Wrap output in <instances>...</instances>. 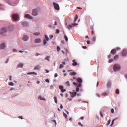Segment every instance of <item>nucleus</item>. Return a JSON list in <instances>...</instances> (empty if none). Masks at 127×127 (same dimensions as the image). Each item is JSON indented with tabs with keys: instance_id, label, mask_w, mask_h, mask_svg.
<instances>
[{
	"instance_id": "obj_1",
	"label": "nucleus",
	"mask_w": 127,
	"mask_h": 127,
	"mask_svg": "<svg viewBox=\"0 0 127 127\" xmlns=\"http://www.w3.org/2000/svg\"><path fill=\"white\" fill-rule=\"evenodd\" d=\"M121 68L120 65L118 64H115L113 67V69L115 72H116L119 70Z\"/></svg>"
},
{
	"instance_id": "obj_2",
	"label": "nucleus",
	"mask_w": 127,
	"mask_h": 127,
	"mask_svg": "<svg viewBox=\"0 0 127 127\" xmlns=\"http://www.w3.org/2000/svg\"><path fill=\"white\" fill-rule=\"evenodd\" d=\"M12 17L13 20V22L18 21L19 20V16L17 14H13L12 16Z\"/></svg>"
},
{
	"instance_id": "obj_3",
	"label": "nucleus",
	"mask_w": 127,
	"mask_h": 127,
	"mask_svg": "<svg viewBox=\"0 0 127 127\" xmlns=\"http://www.w3.org/2000/svg\"><path fill=\"white\" fill-rule=\"evenodd\" d=\"M39 10L37 9H33L32 11V15L34 16H36L38 15Z\"/></svg>"
},
{
	"instance_id": "obj_4",
	"label": "nucleus",
	"mask_w": 127,
	"mask_h": 127,
	"mask_svg": "<svg viewBox=\"0 0 127 127\" xmlns=\"http://www.w3.org/2000/svg\"><path fill=\"white\" fill-rule=\"evenodd\" d=\"M7 32V29L5 28H2L0 30V33L2 35H4Z\"/></svg>"
},
{
	"instance_id": "obj_5",
	"label": "nucleus",
	"mask_w": 127,
	"mask_h": 127,
	"mask_svg": "<svg viewBox=\"0 0 127 127\" xmlns=\"http://www.w3.org/2000/svg\"><path fill=\"white\" fill-rule=\"evenodd\" d=\"M6 47L5 43L2 42L0 44V50H2L4 49Z\"/></svg>"
},
{
	"instance_id": "obj_6",
	"label": "nucleus",
	"mask_w": 127,
	"mask_h": 127,
	"mask_svg": "<svg viewBox=\"0 0 127 127\" xmlns=\"http://www.w3.org/2000/svg\"><path fill=\"white\" fill-rule=\"evenodd\" d=\"M53 5L54 9L57 10H58L59 9V5L55 2H53Z\"/></svg>"
},
{
	"instance_id": "obj_7",
	"label": "nucleus",
	"mask_w": 127,
	"mask_h": 127,
	"mask_svg": "<svg viewBox=\"0 0 127 127\" xmlns=\"http://www.w3.org/2000/svg\"><path fill=\"white\" fill-rule=\"evenodd\" d=\"M29 39V37L27 35H24L22 39L24 41H28Z\"/></svg>"
},
{
	"instance_id": "obj_8",
	"label": "nucleus",
	"mask_w": 127,
	"mask_h": 127,
	"mask_svg": "<svg viewBox=\"0 0 127 127\" xmlns=\"http://www.w3.org/2000/svg\"><path fill=\"white\" fill-rule=\"evenodd\" d=\"M21 25L23 27H27L29 26V23L27 21L23 22L21 23Z\"/></svg>"
},
{
	"instance_id": "obj_9",
	"label": "nucleus",
	"mask_w": 127,
	"mask_h": 127,
	"mask_svg": "<svg viewBox=\"0 0 127 127\" xmlns=\"http://www.w3.org/2000/svg\"><path fill=\"white\" fill-rule=\"evenodd\" d=\"M122 55L124 57L127 56V50L126 49L124 50L122 52Z\"/></svg>"
},
{
	"instance_id": "obj_10",
	"label": "nucleus",
	"mask_w": 127,
	"mask_h": 127,
	"mask_svg": "<svg viewBox=\"0 0 127 127\" xmlns=\"http://www.w3.org/2000/svg\"><path fill=\"white\" fill-rule=\"evenodd\" d=\"M59 89L61 90V91L62 93L65 92L66 90L65 89H64V87L62 86H59Z\"/></svg>"
},
{
	"instance_id": "obj_11",
	"label": "nucleus",
	"mask_w": 127,
	"mask_h": 127,
	"mask_svg": "<svg viewBox=\"0 0 127 127\" xmlns=\"http://www.w3.org/2000/svg\"><path fill=\"white\" fill-rule=\"evenodd\" d=\"M73 92H70V93L71 94V96L72 97H75L76 94V93L75 92V90H73Z\"/></svg>"
},
{
	"instance_id": "obj_12",
	"label": "nucleus",
	"mask_w": 127,
	"mask_h": 127,
	"mask_svg": "<svg viewBox=\"0 0 127 127\" xmlns=\"http://www.w3.org/2000/svg\"><path fill=\"white\" fill-rule=\"evenodd\" d=\"M41 40L40 38H37L35 39L34 42L36 43H38L41 42Z\"/></svg>"
},
{
	"instance_id": "obj_13",
	"label": "nucleus",
	"mask_w": 127,
	"mask_h": 127,
	"mask_svg": "<svg viewBox=\"0 0 127 127\" xmlns=\"http://www.w3.org/2000/svg\"><path fill=\"white\" fill-rule=\"evenodd\" d=\"M77 25V24L75 23H74L71 25H69L67 27V28L69 29H71L72 27L74 26H75Z\"/></svg>"
},
{
	"instance_id": "obj_14",
	"label": "nucleus",
	"mask_w": 127,
	"mask_h": 127,
	"mask_svg": "<svg viewBox=\"0 0 127 127\" xmlns=\"http://www.w3.org/2000/svg\"><path fill=\"white\" fill-rule=\"evenodd\" d=\"M25 17L26 18H28L30 19H32V17L30 15L28 14H26L25 16Z\"/></svg>"
},
{
	"instance_id": "obj_15",
	"label": "nucleus",
	"mask_w": 127,
	"mask_h": 127,
	"mask_svg": "<svg viewBox=\"0 0 127 127\" xmlns=\"http://www.w3.org/2000/svg\"><path fill=\"white\" fill-rule=\"evenodd\" d=\"M23 66V64L22 63H20L17 66V68H22Z\"/></svg>"
},
{
	"instance_id": "obj_16",
	"label": "nucleus",
	"mask_w": 127,
	"mask_h": 127,
	"mask_svg": "<svg viewBox=\"0 0 127 127\" xmlns=\"http://www.w3.org/2000/svg\"><path fill=\"white\" fill-rule=\"evenodd\" d=\"M37 74V73L35 72H29L28 73L27 75H31V74H32L33 75H36Z\"/></svg>"
},
{
	"instance_id": "obj_17",
	"label": "nucleus",
	"mask_w": 127,
	"mask_h": 127,
	"mask_svg": "<svg viewBox=\"0 0 127 127\" xmlns=\"http://www.w3.org/2000/svg\"><path fill=\"white\" fill-rule=\"evenodd\" d=\"M111 83L110 81H108L107 83V88H109L111 87Z\"/></svg>"
},
{
	"instance_id": "obj_18",
	"label": "nucleus",
	"mask_w": 127,
	"mask_h": 127,
	"mask_svg": "<svg viewBox=\"0 0 127 127\" xmlns=\"http://www.w3.org/2000/svg\"><path fill=\"white\" fill-rule=\"evenodd\" d=\"M73 63L72 64V65L74 66H76L77 65V63L75 62V60H72Z\"/></svg>"
},
{
	"instance_id": "obj_19",
	"label": "nucleus",
	"mask_w": 127,
	"mask_h": 127,
	"mask_svg": "<svg viewBox=\"0 0 127 127\" xmlns=\"http://www.w3.org/2000/svg\"><path fill=\"white\" fill-rule=\"evenodd\" d=\"M116 49H113L111 50V52L113 54H114L116 53Z\"/></svg>"
},
{
	"instance_id": "obj_20",
	"label": "nucleus",
	"mask_w": 127,
	"mask_h": 127,
	"mask_svg": "<svg viewBox=\"0 0 127 127\" xmlns=\"http://www.w3.org/2000/svg\"><path fill=\"white\" fill-rule=\"evenodd\" d=\"M38 99L41 100L45 101V99L44 97H42L40 96H39L38 97Z\"/></svg>"
},
{
	"instance_id": "obj_21",
	"label": "nucleus",
	"mask_w": 127,
	"mask_h": 127,
	"mask_svg": "<svg viewBox=\"0 0 127 127\" xmlns=\"http://www.w3.org/2000/svg\"><path fill=\"white\" fill-rule=\"evenodd\" d=\"M40 68V66L39 65H38L36 66L34 68V69L39 70Z\"/></svg>"
},
{
	"instance_id": "obj_22",
	"label": "nucleus",
	"mask_w": 127,
	"mask_h": 127,
	"mask_svg": "<svg viewBox=\"0 0 127 127\" xmlns=\"http://www.w3.org/2000/svg\"><path fill=\"white\" fill-rule=\"evenodd\" d=\"M76 73L74 72H71L69 73V74L70 75L75 76L76 75Z\"/></svg>"
},
{
	"instance_id": "obj_23",
	"label": "nucleus",
	"mask_w": 127,
	"mask_h": 127,
	"mask_svg": "<svg viewBox=\"0 0 127 127\" xmlns=\"http://www.w3.org/2000/svg\"><path fill=\"white\" fill-rule=\"evenodd\" d=\"M55 87V85L53 84L51 85L50 87V89L51 90H53Z\"/></svg>"
},
{
	"instance_id": "obj_24",
	"label": "nucleus",
	"mask_w": 127,
	"mask_h": 127,
	"mask_svg": "<svg viewBox=\"0 0 127 127\" xmlns=\"http://www.w3.org/2000/svg\"><path fill=\"white\" fill-rule=\"evenodd\" d=\"M77 81L79 83H81L82 82V80L79 78L77 79Z\"/></svg>"
},
{
	"instance_id": "obj_25",
	"label": "nucleus",
	"mask_w": 127,
	"mask_h": 127,
	"mask_svg": "<svg viewBox=\"0 0 127 127\" xmlns=\"http://www.w3.org/2000/svg\"><path fill=\"white\" fill-rule=\"evenodd\" d=\"M33 34L35 35L38 36L40 34V33L39 32H36L33 33Z\"/></svg>"
},
{
	"instance_id": "obj_26",
	"label": "nucleus",
	"mask_w": 127,
	"mask_h": 127,
	"mask_svg": "<svg viewBox=\"0 0 127 127\" xmlns=\"http://www.w3.org/2000/svg\"><path fill=\"white\" fill-rule=\"evenodd\" d=\"M119 56L118 55H116L114 58V60H116L117 59L119 58Z\"/></svg>"
},
{
	"instance_id": "obj_27",
	"label": "nucleus",
	"mask_w": 127,
	"mask_h": 127,
	"mask_svg": "<svg viewBox=\"0 0 127 127\" xmlns=\"http://www.w3.org/2000/svg\"><path fill=\"white\" fill-rule=\"evenodd\" d=\"M45 38V40L47 41L49 40V37L47 36L46 35H44Z\"/></svg>"
},
{
	"instance_id": "obj_28",
	"label": "nucleus",
	"mask_w": 127,
	"mask_h": 127,
	"mask_svg": "<svg viewBox=\"0 0 127 127\" xmlns=\"http://www.w3.org/2000/svg\"><path fill=\"white\" fill-rule=\"evenodd\" d=\"M65 85L67 86H69L70 85V84L69 83V81H67L65 83Z\"/></svg>"
},
{
	"instance_id": "obj_29",
	"label": "nucleus",
	"mask_w": 127,
	"mask_h": 127,
	"mask_svg": "<svg viewBox=\"0 0 127 127\" xmlns=\"http://www.w3.org/2000/svg\"><path fill=\"white\" fill-rule=\"evenodd\" d=\"M115 93L117 94H119V91L118 89H117L116 90L115 92Z\"/></svg>"
},
{
	"instance_id": "obj_30",
	"label": "nucleus",
	"mask_w": 127,
	"mask_h": 127,
	"mask_svg": "<svg viewBox=\"0 0 127 127\" xmlns=\"http://www.w3.org/2000/svg\"><path fill=\"white\" fill-rule=\"evenodd\" d=\"M54 101L56 103H57V98L56 97H54Z\"/></svg>"
},
{
	"instance_id": "obj_31",
	"label": "nucleus",
	"mask_w": 127,
	"mask_h": 127,
	"mask_svg": "<svg viewBox=\"0 0 127 127\" xmlns=\"http://www.w3.org/2000/svg\"><path fill=\"white\" fill-rule=\"evenodd\" d=\"M46 41H47L45 40V39H44L43 41L44 45H45L47 44V42H46Z\"/></svg>"
},
{
	"instance_id": "obj_32",
	"label": "nucleus",
	"mask_w": 127,
	"mask_h": 127,
	"mask_svg": "<svg viewBox=\"0 0 127 127\" xmlns=\"http://www.w3.org/2000/svg\"><path fill=\"white\" fill-rule=\"evenodd\" d=\"M78 18V15H76V17L74 18V22H75L77 20Z\"/></svg>"
},
{
	"instance_id": "obj_33",
	"label": "nucleus",
	"mask_w": 127,
	"mask_h": 127,
	"mask_svg": "<svg viewBox=\"0 0 127 127\" xmlns=\"http://www.w3.org/2000/svg\"><path fill=\"white\" fill-rule=\"evenodd\" d=\"M108 94V92H104L102 94V95H107Z\"/></svg>"
},
{
	"instance_id": "obj_34",
	"label": "nucleus",
	"mask_w": 127,
	"mask_h": 127,
	"mask_svg": "<svg viewBox=\"0 0 127 127\" xmlns=\"http://www.w3.org/2000/svg\"><path fill=\"white\" fill-rule=\"evenodd\" d=\"M9 85L10 86H12L14 84L12 82H10L9 83Z\"/></svg>"
},
{
	"instance_id": "obj_35",
	"label": "nucleus",
	"mask_w": 127,
	"mask_h": 127,
	"mask_svg": "<svg viewBox=\"0 0 127 127\" xmlns=\"http://www.w3.org/2000/svg\"><path fill=\"white\" fill-rule=\"evenodd\" d=\"M64 38L66 41H68V38L65 35H64Z\"/></svg>"
},
{
	"instance_id": "obj_36",
	"label": "nucleus",
	"mask_w": 127,
	"mask_h": 127,
	"mask_svg": "<svg viewBox=\"0 0 127 127\" xmlns=\"http://www.w3.org/2000/svg\"><path fill=\"white\" fill-rule=\"evenodd\" d=\"M57 52H59L60 49V48L59 46H57Z\"/></svg>"
},
{
	"instance_id": "obj_37",
	"label": "nucleus",
	"mask_w": 127,
	"mask_h": 127,
	"mask_svg": "<svg viewBox=\"0 0 127 127\" xmlns=\"http://www.w3.org/2000/svg\"><path fill=\"white\" fill-rule=\"evenodd\" d=\"M63 114L64 116L65 117V118L66 119L67 116V115L64 112L63 113Z\"/></svg>"
},
{
	"instance_id": "obj_38",
	"label": "nucleus",
	"mask_w": 127,
	"mask_h": 127,
	"mask_svg": "<svg viewBox=\"0 0 127 127\" xmlns=\"http://www.w3.org/2000/svg\"><path fill=\"white\" fill-rule=\"evenodd\" d=\"M76 91L77 92H78L79 91V88H78V87H77L76 88Z\"/></svg>"
},
{
	"instance_id": "obj_39",
	"label": "nucleus",
	"mask_w": 127,
	"mask_h": 127,
	"mask_svg": "<svg viewBox=\"0 0 127 127\" xmlns=\"http://www.w3.org/2000/svg\"><path fill=\"white\" fill-rule=\"evenodd\" d=\"M49 57H48V56H47L45 58V60H47L48 61H49Z\"/></svg>"
},
{
	"instance_id": "obj_40",
	"label": "nucleus",
	"mask_w": 127,
	"mask_h": 127,
	"mask_svg": "<svg viewBox=\"0 0 127 127\" xmlns=\"http://www.w3.org/2000/svg\"><path fill=\"white\" fill-rule=\"evenodd\" d=\"M64 67V66L63 64H61L60 66V68L61 69L63 68Z\"/></svg>"
},
{
	"instance_id": "obj_41",
	"label": "nucleus",
	"mask_w": 127,
	"mask_h": 127,
	"mask_svg": "<svg viewBox=\"0 0 127 127\" xmlns=\"http://www.w3.org/2000/svg\"><path fill=\"white\" fill-rule=\"evenodd\" d=\"M81 83H79L78 84H77V87H79L81 86Z\"/></svg>"
},
{
	"instance_id": "obj_42",
	"label": "nucleus",
	"mask_w": 127,
	"mask_h": 127,
	"mask_svg": "<svg viewBox=\"0 0 127 127\" xmlns=\"http://www.w3.org/2000/svg\"><path fill=\"white\" fill-rule=\"evenodd\" d=\"M3 8V6L2 4H0V10L2 9Z\"/></svg>"
},
{
	"instance_id": "obj_43",
	"label": "nucleus",
	"mask_w": 127,
	"mask_h": 127,
	"mask_svg": "<svg viewBox=\"0 0 127 127\" xmlns=\"http://www.w3.org/2000/svg\"><path fill=\"white\" fill-rule=\"evenodd\" d=\"M60 32V31L59 29H57L56 31V33H59Z\"/></svg>"
},
{
	"instance_id": "obj_44",
	"label": "nucleus",
	"mask_w": 127,
	"mask_h": 127,
	"mask_svg": "<svg viewBox=\"0 0 127 127\" xmlns=\"http://www.w3.org/2000/svg\"><path fill=\"white\" fill-rule=\"evenodd\" d=\"M113 60L112 59H110L109 60V62L110 63H111V62L113 61Z\"/></svg>"
},
{
	"instance_id": "obj_45",
	"label": "nucleus",
	"mask_w": 127,
	"mask_h": 127,
	"mask_svg": "<svg viewBox=\"0 0 127 127\" xmlns=\"http://www.w3.org/2000/svg\"><path fill=\"white\" fill-rule=\"evenodd\" d=\"M68 97V95L67 93L65 94V97L67 98Z\"/></svg>"
},
{
	"instance_id": "obj_46",
	"label": "nucleus",
	"mask_w": 127,
	"mask_h": 127,
	"mask_svg": "<svg viewBox=\"0 0 127 127\" xmlns=\"http://www.w3.org/2000/svg\"><path fill=\"white\" fill-rule=\"evenodd\" d=\"M45 81L48 83L49 82V81L48 79H47L45 80Z\"/></svg>"
},
{
	"instance_id": "obj_47",
	"label": "nucleus",
	"mask_w": 127,
	"mask_h": 127,
	"mask_svg": "<svg viewBox=\"0 0 127 127\" xmlns=\"http://www.w3.org/2000/svg\"><path fill=\"white\" fill-rule=\"evenodd\" d=\"M9 80L10 81L12 80V76L11 75L9 77Z\"/></svg>"
},
{
	"instance_id": "obj_48",
	"label": "nucleus",
	"mask_w": 127,
	"mask_h": 127,
	"mask_svg": "<svg viewBox=\"0 0 127 127\" xmlns=\"http://www.w3.org/2000/svg\"><path fill=\"white\" fill-rule=\"evenodd\" d=\"M53 35H51L49 37L50 39H51L53 37Z\"/></svg>"
},
{
	"instance_id": "obj_49",
	"label": "nucleus",
	"mask_w": 127,
	"mask_h": 127,
	"mask_svg": "<svg viewBox=\"0 0 127 127\" xmlns=\"http://www.w3.org/2000/svg\"><path fill=\"white\" fill-rule=\"evenodd\" d=\"M114 120L113 119V120H112V123H111V126H112L113 124H114Z\"/></svg>"
},
{
	"instance_id": "obj_50",
	"label": "nucleus",
	"mask_w": 127,
	"mask_h": 127,
	"mask_svg": "<svg viewBox=\"0 0 127 127\" xmlns=\"http://www.w3.org/2000/svg\"><path fill=\"white\" fill-rule=\"evenodd\" d=\"M8 61H9V59H8L7 60L5 61V63H6V64H7L8 63Z\"/></svg>"
},
{
	"instance_id": "obj_51",
	"label": "nucleus",
	"mask_w": 127,
	"mask_h": 127,
	"mask_svg": "<svg viewBox=\"0 0 127 127\" xmlns=\"http://www.w3.org/2000/svg\"><path fill=\"white\" fill-rule=\"evenodd\" d=\"M110 122L111 120H109L108 122V123L107 124V125H109V124L110 123Z\"/></svg>"
},
{
	"instance_id": "obj_52",
	"label": "nucleus",
	"mask_w": 127,
	"mask_h": 127,
	"mask_svg": "<svg viewBox=\"0 0 127 127\" xmlns=\"http://www.w3.org/2000/svg\"><path fill=\"white\" fill-rule=\"evenodd\" d=\"M40 55V54L38 53H36L35 54V55L36 56H38L39 55Z\"/></svg>"
},
{
	"instance_id": "obj_53",
	"label": "nucleus",
	"mask_w": 127,
	"mask_h": 127,
	"mask_svg": "<svg viewBox=\"0 0 127 127\" xmlns=\"http://www.w3.org/2000/svg\"><path fill=\"white\" fill-rule=\"evenodd\" d=\"M18 117L19 119H23V118L22 117V116H20Z\"/></svg>"
},
{
	"instance_id": "obj_54",
	"label": "nucleus",
	"mask_w": 127,
	"mask_h": 127,
	"mask_svg": "<svg viewBox=\"0 0 127 127\" xmlns=\"http://www.w3.org/2000/svg\"><path fill=\"white\" fill-rule=\"evenodd\" d=\"M96 95L98 97H100V95H99L98 94H97V93L96 94Z\"/></svg>"
},
{
	"instance_id": "obj_55",
	"label": "nucleus",
	"mask_w": 127,
	"mask_h": 127,
	"mask_svg": "<svg viewBox=\"0 0 127 127\" xmlns=\"http://www.w3.org/2000/svg\"><path fill=\"white\" fill-rule=\"evenodd\" d=\"M95 37H94L92 39V41H95Z\"/></svg>"
},
{
	"instance_id": "obj_56",
	"label": "nucleus",
	"mask_w": 127,
	"mask_h": 127,
	"mask_svg": "<svg viewBox=\"0 0 127 127\" xmlns=\"http://www.w3.org/2000/svg\"><path fill=\"white\" fill-rule=\"evenodd\" d=\"M78 124L80 125V126H82V124H81V123L80 122H79L78 123Z\"/></svg>"
},
{
	"instance_id": "obj_57",
	"label": "nucleus",
	"mask_w": 127,
	"mask_h": 127,
	"mask_svg": "<svg viewBox=\"0 0 127 127\" xmlns=\"http://www.w3.org/2000/svg\"><path fill=\"white\" fill-rule=\"evenodd\" d=\"M44 71H45V72L46 73H48L49 72V71L48 70L46 69H45Z\"/></svg>"
},
{
	"instance_id": "obj_58",
	"label": "nucleus",
	"mask_w": 127,
	"mask_h": 127,
	"mask_svg": "<svg viewBox=\"0 0 127 127\" xmlns=\"http://www.w3.org/2000/svg\"><path fill=\"white\" fill-rule=\"evenodd\" d=\"M111 112L112 113H114V109H111Z\"/></svg>"
},
{
	"instance_id": "obj_59",
	"label": "nucleus",
	"mask_w": 127,
	"mask_h": 127,
	"mask_svg": "<svg viewBox=\"0 0 127 127\" xmlns=\"http://www.w3.org/2000/svg\"><path fill=\"white\" fill-rule=\"evenodd\" d=\"M82 47L83 48L86 49L87 48V47L85 46H83Z\"/></svg>"
},
{
	"instance_id": "obj_60",
	"label": "nucleus",
	"mask_w": 127,
	"mask_h": 127,
	"mask_svg": "<svg viewBox=\"0 0 127 127\" xmlns=\"http://www.w3.org/2000/svg\"><path fill=\"white\" fill-rule=\"evenodd\" d=\"M63 108V105L62 104H61L60 105V108L61 109H62Z\"/></svg>"
},
{
	"instance_id": "obj_61",
	"label": "nucleus",
	"mask_w": 127,
	"mask_h": 127,
	"mask_svg": "<svg viewBox=\"0 0 127 127\" xmlns=\"http://www.w3.org/2000/svg\"><path fill=\"white\" fill-rule=\"evenodd\" d=\"M54 76L55 77H57L58 76V74L56 73H55Z\"/></svg>"
},
{
	"instance_id": "obj_62",
	"label": "nucleus",
	"mask_w": 127,
	"mask_h": 127,
	"mask_svg": "<svg viewBox=\"0 0 127 127\" xmlns=\"http://www.w3.org/2000/svg\"><path fill=\"white\" fill-rule=\"evenodd\" d=\"M73 84L75 85H76L77 86V83H75L74 82H73Z\"/></svg>"
},
{
	"instance_id": "obj_63",
	"label": "nucleus",
	"mask_w": 127,
	"mask_h": 127,
	"mask_svg": "<svg viewBox=\"0 0 127 127\" xmlns=\"http://www.w3.org/2000/svg\"><path fill=\"white\" fill-rule=\"evenodd\" d=\"M87 43L88 44H89L90 43V41L89 40H87Z\"/></svg>"
},
{
	"instance_id": "obj_64",
	"label": "nucleus",
	"mask_w": 127,
	"mask_h": 127,
	"mask_svg": "<svg viewBox=\"0 0 127 127\" xmlns=\"http://www.w3.org/2000/svg\"><path fill=\"white\" fill-rule=\"evenodd\" d=\"M65 50L66 51V53H68V50L67 49H65Z\"/></svg>"
}]
</instances>
